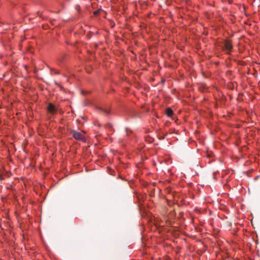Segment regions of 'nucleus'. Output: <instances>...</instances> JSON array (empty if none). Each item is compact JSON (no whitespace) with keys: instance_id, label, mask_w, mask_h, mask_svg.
<instances>
[{"instance_id":"obj_1","label":"nucleus","mask_w":260,"mask_h":260,"mask_svg":"<svg viewBox=\"0 0 260 260\" xmlns=\"http://www.w3.org/2000/svg\"><path fill=\"white\" fill-rule=\"evenodd\" d=\"M223 46L222 50L227 54L231 55L233 49V41L230 39H225L223 42Z\"/></svg>"},{"instance_id":"obj_2","label":"nucleus","mask_w":260,"mask_h":260,"mask_svg":"<svg viewBox=\"0 0 260 260\" xmlns=\"http://www.w3.org/2000/svg\"><path fill=\"white\" fill-rule=\"evenodd\" d=\"M71 134L72 135L73 138L75 139L82 142L85 141V138L84 136L81 133L77 132L75 130H72L71 131Z\"/></svg>"},{"instance_id":"obj_3","label":"nucleus","mask_w":260,"mask_h":260,"mask_svg":"<svg viewBox=\"0 0 260 260\" xmlns=\"http://www.w3.org/2000/svg\"><path fill=\"white\" fill-rule=\"evenodd\" d=\"M47 111L48 113L54 114L58 111V108L52 103H49L47 107Z\"/></svg>"},{"instance_id":"obj_4","label":"nucleus","mask_w":260,"mask_h":260,"mask_svg":"<svg viewBox=\"0 0 260 260\" xmlns=\"http://www.w3.org/2000/svg\"><path fill=\"white\" fill-rule=\"evenodd\" d=\"M166 114L168 117H172L174 115V112L171 108H168L166 110Z\"/></svg>"},{"instance_id":"obj_5","label":"nucleus","mask_w":260,"mask_h":260,"mask_svg":"<svg viewBox=\"0 0 260 260\" xmlns=\"http://www.w3.org/2000/svg\"><path fill=\"white\" fill-rule=\"evenodd\" d=\"M55 84L57 87H58L60 88V90L63 91L64 90L63 87L60 84L56 82H55Z\"/></svg>"},{"instance_id":"obj_6","label":"nucleus","mask_w":260,"mask_h":260,"mask_svg":"<svg viewBox=\"0 0 260 260\" xmlns=\"http://www.w3.org/2000/svg\"><path fill=\"white\" fill-rule=\"evenodd\" d=\"M101 11V9H99L98 10H96V11L93 12V15H95V16H97V15L100 14Z\"/></svg>"},{"instance_id":"obj_7","label":"nucleus","mask_w":260,"mask_h":260,"mask_svg":"<svg viewBox=\"0 0 260 260\" xmlns=\"http://www.w3.org/2000/svg\"><path fill=\"white\" fill-rule=\"evenodd\" d=\"M103 111L106 114V115H108L110 113V110H103Z\"/></svg>"},{"instance_id":"obj_8","label":"nucleus","mask_w":260,"mask_h":260,"mask_svg":"<svg viewBox=\"0 0 260 260\" xmlns=\"http://www.w3.org/2000/svg\"><path fill=\"white\" fill-rule=\"evenodd\" d=\"M4 177L2 175H0V180H4Z\"/></svg>"},{"instance_id":"obj_9","label":"nucleus","mask_w":260,"mask_h":260,"mask_svg":"<svg viewBox=\"0 0 260 260\" xmlns=\"http://www.w3.org/2000/svg\"><path fill=\"white\" fill-rule=\"evenodd\" d=\"M98 126H99V127L101 126L100 124H99V123L98 124Z\"/></svg>"}]
</instances>
